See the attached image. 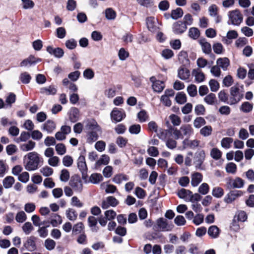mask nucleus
Returning a JSON list of instances; mask_svg holds the SVG:
<instances>
[{
  "label": "nucleus",
  "mask_w": 254,
  "mask_h": 254,
  "mask_svg": "<svg viewBox=\"0 0 254 254\" xmlns=\"http://www.w3.org/2000/svg\"><path fill=\"white\" fill-rule=\"evenodd\" d=\"M152 88L154 91L160 93L165 88V84L164 82L157 80L154 83V84L152 85Z\"/></svg>",
  "instance_id": "obj_33"
},
{
  "label": "nucleus",
  "mask_w": 254,
  "mask_h": 254,
  "mask_svg": "<svg viewBox=\"0 0 254 254\" xmlns=\"http://www.w3.org/2000/svg\"><path fill=\"white\" fill-rule=\"evenodd\" d=\"M71 205L78 208H81L83 206V203L77 196H73L71 198Z\"/></svg>",
  "instance_id": "obj_62"
},
{
  "label": "nucleus",
  "mask_w": 254,
  "mask_h": 254,
  "mask_svg": "<svg viewBox=\"0 0 254 254\" xmlns=\"http://www.w3.org/2000/svg\"><path fill=\"white\" fill-rule=\"evenodd\" d=\"M16 96L13 93H10L5 99V104L7 108H11L13 103L15 102Z\"/></svg>",
  "instance_id": "obj_39"
},
{
  "label": "nucleus",
  "mask_w": 254,
  "mask_h": 254,
  "mask_svg": "<svg viewBox=\"0 0 254 254\" xmlns=\"http://www.w3.org/2000/svg\"><path fill=\"white\" fill-rule=\"evenodd\" d=\"M101 131L92 130L88 132L87 134V142L89 143L96 141L99 137V133H100Z\"/></svg>",
  "instance_id": "obj_24"
},
{
  "label": "nucleus",
  "mask_w": 254,
  "mask_h": 254,
  "mask_svg": "<svg viewBox=\"0 0 254 254\" xmlns=\"http://www.w3.org/2000/svg\"><path fill=\"white\" fill-rule=\"evenodd\" d=\"M67 218L70 221H75L77 219V214L75 210L72 208H68L66 210Z\"/></svg>",
  "instance_id": "obj_35"
},
{
  "label": "nucleus",
  "mask_w": 254,
  "mask_h": 254,
  "mask_svg": "<svg viewBox=\"0 0 254 254\" xmlns=\"http://www.w3.org/2000/svg\"><path fill=\"white\" fill-rule=\"evenodd\" d=\"M19 78L22 83L28 84L30 82L31 77L29 73L26 72H24L20 74Z\"/></svg>",
  "instance_id": "obj_45"
},
{
  "label": "nucleus",
  "mask_w": 254,
  "mask_h": 254,
  "mask_svg": "<svg viewBox=\"0 0 254 254\" xmlns=\"http://www.w3.org/2000/svg\"><path fill=\"white\" fill-rule=\"evenodd\" d=\"M206 124V121L203 117H198L193 121V125L194 127L199 128Z\"/></svg>",
  "instance_id": "obj_36"
},
{
  "label": "nucleus",
  "mask_w": 254,
  "mask_h": 254,
  "mask_svg": "<svg viewBox=\"0 0 254 254\" xmlns=\"http://www.w3.org/2000/svg\"><path fill=\"white\" fill-rule=\"evenodd\" d=\"M216 64L223 70H226L230 65V61L227 58H220L217 60Z\"/></svg>",
  "instance_id": "obj_18"
},
{
  "label": "nucleus",
  "mask_w": 254,
  "mask_h": 254,
  "mask_svg": "<svg viewBox=\"0 0 254 254\" xmlns=\"http://www.w3.org/2000/svg\"><path fill=\"white\" fill-rule=\"evenodd\" d=\"M40 173L45 177L51 176L53 173V169L50 167L45 166L40 170Z\"/></svg>",
  "instance_id": "obj_48"
},
{
  "label": "nucleus",
  "mask_w": 254,
  "mask_h": 254,
  "mask_svg": "<svg viewBox=\"0 0 254 254\" xmlns=\"http://www.w3.org/2000/svg\"><path fill=\"white\" fill-rule=\"evenodd\" d=\"M183 145L184 148H190L191 149L203 147V145L200 144V141L196 139L190 140L186 138L183 141Z\"/></svg>",
  "instance_id": "obj_7"
},
{
  "label": "nucleus",
  "mask_w": 254,
  "mask_h": 254,
  "mask_svg": "<svg viewBox=\"0 0 254 254\" xmlns=\"http://www.w3.org/2000/svg\"><path fill=\"white\" fill-rule=\"evenodd\" d=\"M36 238L34 236L28 237L24 246L28 251H34L36 249Z\"/></svg>",
  "instance_id": "obj_12"
},
{
  "label": "nucleus",
  "mask_w": 254,
  "mask_h": 254,
  "mask_svg": "<svg viewBox=\"0 0 254 254\" xmlns=\"http://www.w3.org/2000/svg\"><path fill=\"white\" fill-rule=\"evenodd\" d=\"M211 156L215 160L219 159L222 156V152L217 148H213L210 152Z\"/></svg>",
  "instance_id": "obj_50"
},
{
  "label": "nucleus",
  "mask_w": 254,
  "mask_h": 254,
  "mask_svg": "<svg viewBox=\"0 0 254 254\" xmlns=\"http://www.w3.org/2000/svg\"><path fill=\"white\" fill-rule=\"evenodd\" d=\"M77 166L82 175V178L85 179L87 177V167L85 162V157L80 155L77 160Z\"/></svg>",
  "instance_id": "obj_8"
},
{
  "label": "nucleus",
  "mask_w": 254,
  "mask_h": 254,
  "mask_svg": "<svg viewBox=\"0 0 254 254\" xmlns=\"http://www.w3.org/2000/svg\"><path fill=\"white\" fill-rule=\"evenodd\" d=\"M236 170L237 166L233 162L229 163L226 166V171L227 173L234 174L236 173Z\"/></svg>",
  "instance_id": "obj_55"
},
{
  "label": "nucleus",
  "mask_w": 254,
  "mask_h": 254,
  "mask_svg": "<svg viewBox=\"0 0 254 254\" xmlns=\"http://www.w3.org/2000/svg\"><path fill=\"white\" fill-rule=\"evenodd\" d=\"M50 225L48 224L45 226L39 227L38 230L39 235L41 238H45L48 235V231L47 228L49 227Z\"/></svg>",
  "instance_id": "obj_47"
},
{
  "label": "nucleus",
  "mask_w": 254,
  "mask_h": 254,
  "mask_svg": "<svg viewBox=\"0 0 254 254\" xmlns=\"http://www.w3.org/2000/svg\"><path fill=\"white\" fill-rule=\"evenodd\" d=\"M24 157H27L28 161L24 165L25 168L28 171H34L38 169L41 162L39 155L36 152L28 153Z\"/></svg>",
  "instance_id": "obj_1"
},
{
  "label": "nucleus",
  "mask_w": 254,
  "mask_h": 254,
  "mask_svg": "<svg viewBox=\"0 0 254 254\" xmlns=\"http://www.w3.org/2000/svg\"><path fill=\"white\" fill-rule=\"evenodd\" d=\"M119 204V201L117 199L112 196H108L102 202L101 207L103 209H106L108 208L110 206L115 207Z\"/></svg>",
  "instance_id": "obj_10"
},
{
  "label": "nucleus",
  "mask_w": 254,
  "mask_h": 254,
  "mask_svg": "<svg viewBox=\"0 0 254 254\" xmlns=\"http://www.w3.org/2000/svg\"><path fill=\"white\" fill-rule=\"evenodd\" d=\"M153 229L156 231H168L171 230L172 226L169 225L166 219L159 218L156 220V225L153 226Z\"/></svg>",
  "instance_id": "obj_4"
},
{
  "label": "nucleus",
  "mask_w": 254,
  "mask_h": 254,
  "mask_svg": "<svg viewBox=\"0 0 254 254\" xmlns=\"http://www.w3.org/2000/svg\"><path fill=\"white\" fill-rule=\"evenodd\" d=\"M253 109V105L249 102H244L240 107V110L244 113L251 112Z\"/></svg>",
  "instance_id": "obj_28"
},
{
  "label": "nucleus",
  "mask_w": 254,
  "mask_h": 254,
  "mask_svg": "<svg viewBox=\"0 0 254 254\" xmlns=\"http://www.w3.org/2000/svg\"><path fill=\"white\" fill-rule=\"evenodd\" d=\"M172 124L175 126H178L181 123V118L176 115L172 114L169 117Z\"/></svg>",
  "instance_id": "obj_56"
},
{
  "label": "nucleus",
  "mask_w": 254,
  "mask_h": 254,
  "mask_svg": "<svg viewBox=\"0 0 254 254\" xmlns=\"http://www.w3.org/2000/svg\"><path fill=\"white\" fill-rule=\"evenodd\" d=\"M241 31L242 33L247 37H251L254 34L253 30L247 26H244L242 27Z\"/></svg>",
  "instance_id": "obj_61"
},
{
  "label": "nucleus",
  "mask_w": 254,
  "mask_h": 254,
  "mask_svg": "<svg viewBox=\"0 0 254 254\" xmlns=\"http://www.w3.org/2000/svg\"><path fill=\"white\" fill-rule=\"evenodd\" d=\"M231 97L230 101V105H233L238 103L243 98V95L240 93V89L237 86H232L230 89Z\"/></svg>",
  "instance_id": "obj_5"
},
{
  "label": "nucleus",
  "mask_w": 254,
  "mask_h": 254,
  "mask_svg": "<svg viewBox=\"0 0 254 254\" xmlns=\"http://www.w3.org/2000/svg\"><path fill=\"white\" fill-rule=\"evenodd\" d=\"M88 222L89 226L92 228L93 231L97 232L98 230V228L96 227L97 220L94 216H90L88 218Z\"/></svg>",
  "instance_id": "obj_38"
},
{
  "label": "nucleus",
  "mask_w": 254,
  "mask_h": 254,
  "mask_svg": "<svg viewBox=\"0 0 254 254\" xmlns=\"http://www.w3.org/2000/svg\"><path fill=\"white\" fill-rule=\"evenodd\" d=\"M187 91L190 96H195L197 95L196 86L194 84L189 85L187 88Z\"/></svg>",
  "instance_id": "obj_63"
},
{
  "label": "nucleus",
  "mask_w": 254,
  "mask_h": 254,
  "mask_svg": "<svg viewBox=\"0 0 254 254\" xmlns=\"http://www.w3.org/2000/svg\"><path fill=\"white\" fill-rule=\"evenodd\" d=\"M56 125L54 122L51 120H48L42 127V129L48 132L51 133L56 128Z\"/></svg>",
  "instance_id": "obj_23"
},
{
  "label": "nucleus",
  "mask_w": 254,
  "mask_h": 254,
  "mask_svg": "<svg viewBox=\"0 0 254 254\" xmlns=\"http://www.w3.org/2000/svg\"><path fill=\"white\" fill-rule=\"evenodd\" d=\"M209 85L212 92H216L219 88V83L214 79H212L209 81Z\"/></svg>",
  "instance_id": "obj_49"
},
{
  "label": "nucleus",
  "mask_w": 254,
  "mask_h": 254,
  "mask_svg": "<svg viewBox=\"0 0 254 254\" xmlns=\"http://www.w3.org/2000/svg\"><path fill=\"white\" fill-rule=\"evenodd\" d=\"M200 35L199 30L195 27H191L189 29V36L193 39H197Z\"/></svg>",
  "instance_id": "obj_40"
},
{
  "label": "nucleus",
  "mask_w": 254,
  "mask_h": 254,
  "mask_svg": "<svg viewBox=\"0 0 254 254\" xmlns=\"http://www.w3.org/2000/svg\"><path fill=\"white\" fill-rule=\"evenodd\" d=\"M244 181L240 177L233 179L231 177L226 179L225 186L228 190L234 189H241L244 186Z\"/></svg>",
  "instance_id": "obj_3"
},
{
  "label": "nucleus",
  "mask_w": 254,
  "mask_h": 254,
  "mask_svg": "<svg viewBox=\"0 0 254 254\" xmlns=\"http://www.w3.org/2000/svg\"><path fill=\"white\" fill-rule=\"evenodd\" d=\"M156 133L157 136L159 139L165 141L168 135L170 134V131L168 129L160 128L158 129V131Z\"/></svg>",
  "instance_id": "obj_32"
},
{
  "label": "nucleus",
  "mask_w": 254,
  "mask_h": 254,
  "mask_svg": "<svg viewBox=\"0 0 254 254\" xmlns=\"http://www.w3.org/2000/svg\"><path fill=\"white\" fill-rule=\"evenodd\" d=\"M84 229V225L82 222H79L74 225L72 229V233L75 234L80 233Z\"/></svg>",
  "instance_id": "obj_53"
},
{
  "label": "nucleus",
  "mask_w": 254,
  "mask_h": 254,
  "mask_svg": "<svg viewBox=\"0 0 254 254\" xmlns=\"http://www.w3.org/2000/svg\"><path fill=\"white\" fill-rule=\"evenodd\" d=\"M36 143L35 142L29 140L26 143H23L20 145V149L24 152L32 150L35 147Z\"/></svg>",
  "instance_id": "obj_27"
},
{
  "label": "nucleus",
  "mask_w": 254,
  "mask_h": 254,
  "mask_svg": "<svg viewBox=\"0 0 254 254\" xmlns=\"http://www.w3.org/2000/svg\"><path fill=\"white\" fill-rule=\"evenodd\" d=\"M187 26L181 21H178L173 24V31L177 34L184 33L187 29Z\"/></svg>",
  "instance_id": "obj_13"
},
{
  "label": "nucleus",
  "mask_w": 254,
  "mask_h": 254,
  "mask_svg": "<svg viewBox=\"0 0 254 254\" xmlns=\"http://www.w3.org/2000/svg\"><path fill=\"white\" fill-rule=\"evenodd\" d=\"M103 179L101 174L99 173H93L89 178V182L94 184H97L101 182Z\"/></svg>",
  "instance_id": "obj_30"
},
{
  "label": "nucleus",
  "mask_w": 254,
  "mask_h": 254,
  "mask_svg": "<svg viewBox=\"0 0 254 254\" xmlns=\"http://www.w3.org/2000/svg\"><path fill=\"white\" fill-rule=\"evenodd\" d=\"M148 115L145 110H141L137 114V118L140 122H145L148 119Z\"/></svg>",
  "instance_id": "obj_54"
},
{
  "label": "nucleus",
  "mask_w": 254,
  "mask_h": 254,
  "mask_svg": "<svg viewBox=\"0 0 254 254\" xmlns=\"http://www.w3.org/2000/svg\"><path fill=\"white\" fill-rule=\"evenodd\" d=\"M55 149L58 154L60 155H63L66 151V147L63 143L57 144L55 146Z\"/></svg>",
  "instance_id": "obj_43"
},
{
  "label": "nucleus",
  "mask_w": 254,
  "mask_h": 254,
  "mask_svg": "<svg viewBox=\"0 0 254 254\" xmlns=\"http://www.w3.org/2000/svg\"><path fill=\"white\" fill-rule=\"evenodd\" d=\"M45 247L49 251L53 250L56 246V242L52 239H48L45 241Z\"/></svg>",
  "instance_id": "obj_57"
},
{
  "label": "nucleus",
  "mask_w": 254,
  "mask_h": 254,
  "mask_svg": "<svg viewBox=\"0 0 254 254\" xmlns=\"http://www.w3.org/2000/svg\"><path fill=\"white\" fill-rule=\"evenodd\" d=\"M178 76L182 80L188 79L190 76V71L188 68L182 66L178 70Z\"/></svg>",
  "instance_id": "obj_16"
},
{
  "label": "nucleus",
  "mask_w": 254,
  "mask_h": 254,
  "mask_svg": "<svg viewBox=\"0 0 254 254\" xmlns=\"http://www.w3.org/2000/svg\"><path fill=\"white\" fill-rule=\"evenodd\" d=\"M26 219L27 216L25 213L23 211L18 212L15 216V220L18 223H22L24 222Z\"/></svg>",
  "instance_id": "obj_52"
},
{
  "label": "nucleus",
  "mask_w": 254,
  "mask_h": 254,
  "mask_svg": "<svg viewBox=\"0 0 254 254\" xmlns=\"http://www.w3.org/2000/svg\"><path fill=\"white\" fill-rule=\"evenodd\" d=\"M141 127L139 125H131L128 129L129 132L131 134H138L140 132Z\"/></svg>",
  "instance_id": "obj_64"
},
{
  "label": "nucleus",
  "mask_w": 254,
  "mask_h": 254,
  "mask_svg": "<svg viewBox=\"0 0 254 254\" xmlns=\"http://www.w3.org/2000/svg\"><path fill=\"white\" fill-rule=\"evenodd\" d=\"M205 158V153L203 150H198L194 154L193 163L197 169H201V166Z\"/></svg>",
  "instance_id": "obj_6"
},
{
  "label": "nucleus",
  "mask_w": 254,
  "mask_h": 254,
  "mask_svg": "<svg viewBox=\"0 0 254 254\" xmlns=\"http://www.w3.org/2000/svg\"><path fill=\"white\" fill-rule=\"evenodd\" d=\"M212 127L210 126H206L200 130V134L204 137H207L212 134Z\"/></svg>",
  "instance_id": "obj_37"
},
{
  "label": "nucleus",
  "mask_w": 254,
  "mask_h": 254,
  "mask_svg": "<svg viewBox=\"0 0 254 254\" xmlns=\"http://www.w3.org/2000/svg\"><path fill=\"white\" fill-rule=\"evenodd\" d=\"M202 180V175L201 173L196 172L192 174L191 184L193 187L197 186Z\"/></svg>",
  "instance_id": "obj_20"
},
{
  "label": "nucleus",
  "mask_w": 254,
  "mask_h": 254,
  "mask_svg": "<svg viewBox=\"0 0 254 254\" xmlns=\"http://www.w3.org/2000/svg\"><path fill=\"white\" fill-rule=\"evenodd\" d=\"M111 117L113 120L120 122L126 117V114L117 109H114L111 112Z\"/></svg>",
  "instance_id": "obj_15"
},
{
  "label": "nucleus",
  "mask_w": 254,
  "mask_h": 254,
  "mask_svg": "<svg viewBox=\"0 0 254 254\" xmlns=\"http://www.w3.org/2000/svg\"><path fill=\"white\" fill-rule=\"evenodd\" d=\"M14 179L13 177L8 176L5 178L3 181L2 184L4 188L9 189L11 188L14 183Z\"/></svg>",
  "instance_id": "obj_34"
},
{
  "label": "nucleus",
  "mask_w": 254,
  "mask_h": 254,
  "mask_svg": "<svg viewBox=\"0 0 254 254\" xmlns=\"http://www.w3.org/2000/svg\"><path fill=\"white\" fill-rule=\"evenodd\" d=\"M57 89L53 85H50L48 87H42L40 89V93L46 95H54L56 94Z\"/></svg>",
  "instance_id": "obj_17"
},
{
  "label": "nucleus",
  "mask_w": 254,
  "mask_h": 254,
  "mask_svg": "<svg viewBox=\"0 0 254 254\" xmlns=\"http://www.w3.org/2000/svg\"><path fill=\"white\" fill-rule=\"evenodd\" d=\"M199 43L201 45L203 53L206 54H209L211 52V46L205 39L200 40Z\"/></svg>",
  "instance_id": "obj_21"
},
{
  "label": "nucleus",
  "mask_w": 254,
  "mask_h": 254,
  "mask_svg": "<svg viewBox=\"0 0 254 254\" xmlns=\"http://www.w3.org/2000/svg\"><path fill=\"white\" fill-rule=\"evenodd\" d=\"M233 139L231 137L223 138L221 141V146L225 148L228 149L231 147V144L232 143Z\"/></svg>",
  "instance_id": "obj_46"
},
{
  "label": "nucleus",
  "mask_w": 254,
  "mask_h": 254,
  "mask_svg": "<svg viewBox=\"0 0 254 254\" xmlns=\"http://www.w3.org/2000/svg\"><path fill=\"white\" fill-rule=\"evenodd\" d=\"M106 17L109 20L114 19L116 16L115 11L112 8H107L105 11Z\"/></svg>",
  "instance_id": "obj_60"
},
{
  "label": "nucleus",
  "mask_w": 254,
  "mask_h": 254,
  "mask_svg": "<svg viewBox=\"0 0 254 254\" xmlns=\"http://www.w3.org/2000/svg\"><path fill=\"white\" fill-rule=\"evenodd\" d=\"M180 129L183 137L190 136L193 132L192 127L190 125H183L181 127Z\"/></svg>",
  "instance_id": "obj_22"
},
{
  "label": "nucleus",
  "mask_w": 254,
  "mask_h": 254,
  "mask_svg": "<svg viewBox=\"0 0 254 254\" xmlns=\"http://www.w3.org/2000/svg\"><path fill=\"white\" fill-rule=\"evenodd\" d=\"M243 194L241 190L231 191L224 198V201L227 203H231L237 197L241 196Z\"/></svg>",
  "instance_id": "obj_11"
},
{
  "label": "nucleus",
  "mask_w": 254,
  "mask_h": 254,
  "mask_svg": "<svg viewBox=\"0 0 254 254\" xmlns=\"http://www.w3.org/2000/svg\"><path fill=\"white\" fill-rule=\"evenodd\" d=\"M192 192L190 190H186L185 189H181L178 192V195L181 198H183L186 200H189L190 195Z\"/></svg>",
  "instance_id": "obj_29"
},
{
  "label": "nucleus",
  "mask_w": 254,
  "mask_h": 254,
  "mask_svg": "<svg viewBox=\"0 0 254 254\" xmlns=\"http://www.w3.org/2000/svg\"><path fill=\"white\" fill-rule=\"evenodd\" d=\"M212 195L216 198H220L224 194V190L220 187H215L213 188L212 192Z\"/></svg>",
  "instance_id": "obj_51"
},
{
  "label": "nucleus",
  "mask_w": 254,
  "mask_h": 254,
  "mask_svg": "<svg viewBox=\"0 0 254 254\" xmlns=\"http://www.w3.org/2000/svg\"><path fill=\"white\" fill-rule=\"evenodd\" d=\"M129 179L128 177L123 174L120 173L114 176L113 182L117 184H121L123 181H127Z\"/></svg>",
  "instance_id": "obj_26"
},
{
  "label": "nucleus",
  "mask_w": 254,
  "mask_h": 254,
  "mask_svg": "<svg viewBox=\"0 0 254 254\" xmlns=\"http://www.w3.org/2000/svg\"><path fill=\"white\" fill-rule=\"evenodd\" d=\"M192 75L195 77V81L198 83L201 82L205 79L204 74L199 69H193Z\"/></svg>",
  "instance_id": "obj_25"
},
{
  "label": "nucleus",
  "mask_w": 254,
  "mask_h": 254,
  "mask_svg": "<svg viewBox=\"0 0 254 254\" xmlns=\"http://www.w3.org/2000/svg\"><path fill=\"white\" fill-rule=\"evenodd\" d=\"M85 128L87 130L90 131H101L100 127L97 123L94 120H89L87 122Z\"/></svg>",
  "instance_id": "obj_14"
},
{
  "label": "nucleus",
  "mask_w": 254,
  "mask_h": 254,
  "mask_svg": "<svg viewBox=\"0 0 254 254\" xmlns=\"http://www.w3.org/2000/svg\"><path fill=\"white\" fill-rule=\"evenodd\" d=\"M110 158L107 155H102L101 158L96 162V165L99 166L101 165H107L108 164Z\"/></svg>",
  "instance_id": "obj_44"
},
{
  "label": "nucleus",
  "mask_w": 254,
  "mask_h": 254,
  "mask_svg": "<svg viewBox=\"0 0 254 254\" xmlns=\"http://www.w3.org/2000/svg\"><path fill=\"white\" fill-rule=\"evenodd\" d=\"M41 60L40 59H36L35 57L33 56H30L28 58L24 60L20 63L21 66H26L28 65H32L34 64L37 62H41Z\"/></svg>",
  "instance_id": "obj_19"
},
{
  "label": "nucleus",
  "mask_w": 254,
  "mask_h": 254,
  "mask_svg": "<svg viewBox=\"0 0 254 254\" xmlns=\"http://www.w3.org/2000/svg\"><path fill=\"white\" fill-rule=\"evenodd\" d=\"M69 185L76 191H81L83 185L80 178L77 176L72 177L69 181Z\"/></svg>",
  "instance_id": "obj_9"
},
{
  "label": "nucleus",
  "mask_w": 254,
  "mask_h": 254,
  "mask_svg": "<svg viewBox=\"0 0 254 254\" xmlns=\"http://www.w3.org/2000/svg\"><path fill=\"white\" fill-rule=\"evenodd\" d=\"M209 190V187L207 183H202L198 188V192L203 194L205 195L207 194Z\"/></svg>",
  "instance_id": "obj_59"
},
{
  "label": "nucleus",
  "mask_w": 254,
  "mask_h": 254,
  "mask_svg": "<svg viewBox=\"0 0 254 254\" xmlns=\"http://www.w3.org/2000/svg\"><path fill=\"white\" fill-rule=\"evenodd\" d=\"M229 24L239 26L242 22L243 16L239 9L230 11L228 13Z\"/></svg>",
  "instance_id": "obj_2"
},
{
  "label": "nucleus",
  "mask_w": 254,
  "mask_h": 254,
  "mask_svg": "<svg viewBox=\"0 0 254 254\" xmlns=\"http://www.w3.org/2000/svg\"><path fill=\"white\" fill-rule=\"evenodd\" d=\"M22 229L26 235H28L33 230V227L30 222H27L23 225Z\"/></svg>",
  "instance_id": "obj_58"
},
{
  "label": "nucleus",
  "mask_w": 254,
  "mask_h": 254,
  "mask_svg": "<svg viewBox=\"0 0 254 254\" xmlns=\"http://www.w3.org/2000/svg\"><path fill=\"white\" fill-rule=\"evenodd\" d=\"M208 234L211 238H216L219 236V229L216 226H211L208 230Z\"/></svg>",
  "instance_id": "obj_31"
},
{
  "label": "nucleus",
  "mask_w": 254,
  "mask_h": 254,
  "mask_svg": "<svg viewBox=\"0 0 254 254\" xmlns=\"http://www.w3.org/2000/svg\"><path fill=\"white\" fill-rule=\"evenodd\" d=\"M175 100L178 103L183 104L187 102V97L183 92H179L177 94Z\"/></svg>",
  "instance_id": "obj_42"
},
{
  "label": "nucleus",
  "mask_w": 254,
  "mask_h": 254,
  "mask_svg": "<svg viewBox=\"0 0 254 254\" xmlns=\"http://www.w3.org/2000/svg\"><path fill=\"white\" fill-rule=\"evenodd\" d=\"M183 15V11L181 8H177L171 11V17L173 19H177Z\"/></svg>",
  "instance_id": "obj_41"
}]
</instances>
